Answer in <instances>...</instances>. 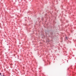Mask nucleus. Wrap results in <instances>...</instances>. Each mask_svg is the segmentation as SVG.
I'll list each match as a JSON object with an SVG mask.
<instances>
[{"mask_svg": "<svg viewBox=\"0 0 76 76\" xmlns=\"http://www.w3.org/2000/svg\"><path fill=\"white\" fill-rule=\"evenodd\" d=\"M0 75H1V73H0Z\"/></svg>", "mask_w": 76, "mask_h": 76, "instance_id": "obj_1", "label": "nucleus"}, {"mask_svg": "<svg viewBox=\"0 0 76 76\" xmlns=\"http://www.w3.org/2000/svg\"><path fill=\"white\" fill-rule=\"evenodd\" d=\"M66 38L67 39V37H66Z\"/></svg>", "mask_w": 76, "mask_h": 76, "instance_id": "obj_2", "label": "nucleus"}, {"mask_svg": "<svg viewBox=\"0 0 76 76\" xmlns=\"http://www.w3.org/2000/svg\"><path fill=\"white\" fill-rule=\"evenodd\" d=\"M3 76H4V75H3Z\"/></svg>", "mask_w": 76, "mask_h": 76, "instance_id": "obj_3", "label": "nucleus"}]
</instances>
